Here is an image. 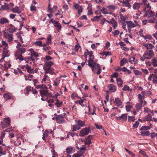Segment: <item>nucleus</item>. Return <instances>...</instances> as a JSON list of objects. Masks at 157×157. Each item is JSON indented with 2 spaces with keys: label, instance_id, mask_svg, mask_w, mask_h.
<instances>
[{
  "label": "nucleus",
  "instance_id": "obj_49",
  "mask_svg": "<svg viewBox=\"0 0 157 157\" xmlns=\"http://www.w3.org/2000/svg\"><path fill=\"white\" fill-rule=\"evenodd\" d=\"M139 153H141L144 156V157H148L146 152L142 150H140Z\"/></svg>",
  "mask_w": 157,
  "mask_h": 157
},
{
  "label": "nucleus",
  "instance_id": "obj_27",
  "mask_svg": "<svg viewBox=\"0 0 157 157\" xmlns=\"http://www.w3.org/2000/svg\"><path fill=\"white\" fill-rule=\"evenodd\" d=\"M152 79H153V80L157 79V75L154 74L150 75L149 77L148 78L147 80L149 81H151Z\"/></svg>",
  "mask_w": 157,
  "mask_h": 157
},
{
  "label": "nucleus",
  "instance_id": "obj_43",
  "mask_svg": "<svg viewBox=\"0 0 157 157\" xmlns=\"http://www.w3.org/2000/svg\"><path fill=\"white\" fill-rule=\"evenodd\" d=\"M84 100L83 99H81L80 100H77L75 101V103H78L79 104L82 106H84V104H83Z\"/></svg>",
  "mask_w": 157,
  "mask_h": 157
},
{
  "label": "nucleus",
  "instance_id": "obj_19",
  "mask_svg": "<svg viewBox=\"0 0 157 157\" xmlns=\"http://www.w3.org/2000/svg\"><path fill=\"white\" fill-rule=\"evenodd\" d=\"M4 121L6 123L5 125L2 124L3 127H6L10 125V120L9 118H6L4 119Z\"/></svg>",
  "mask_w": 157,
  "mask_h": 157
},
{
  "label": "nucleus",
  "instance_id": "obj_62",
  "mask_svg": "<svg viewBox=\"0 0 157 157\" xmlns=\"http://www.w3.org/2000/svg\"><path fill=\"white\" fill-rule=\"evenodd\" d=\"M79 19L81 20H82L83 19H85L86 20H87V18L86 16L85 15H83V16H81L79 17Z\"/></svg>",
  "mask_w": 157,
  "mask_h": 157
},
{
  "label": "nucleus",
  "instance_id": "obj_48",
  "mask_svg": "<svg viewBox=\"0 0 157 157\" xmlns=\"http://www.w3.org/2000/svg\"><path fill=\"white\" fill-rule=\"evenodd\" d=\"M36 7L32 4L30 6V10L31 11H36Z\"/></svg>",
  "mask_w": 157,
  "mask_h": 157
},
{
  "label": "nucleus",
  "instance_id": "obj_3",
  "mask_svg": "<svg viewBox=\"0 0 157 157\" xmlns=\"http://www.w3.org/2000/svg\"><path fill=\"white\" fill-rule=\"evenodd\" d=\"M76 125H73V132L75 131L79 130L81 128V127H83L85 125V123L84 121L80 120H78L76 122Z\"/></svg>",
  "mask_w": 157,
  "mask_h": 157
},
{
  "label": "nucleus",
  "instance_id": "obj_42",
  "mask_svg": "<svg viewBox=\"0 0 157 157\" xmlns=\"http://www.w3.org/2000/svg\"><path fill=\"white\" fill-rule=\"evenodd\" d=\"M31 58H36L38 56V53L36 52H32L31 53Z\"/></svg>",
  "mask_w": 157,
  "mask_h": 157
},
{
  "label": "nucleus",
  "instance_id": "obj_55",
  "mask_svg": "<svg viewBox=\"0 0 157 157\" xmlns=\"http://www.w3.org/2000/svg\"><path fill=\"white\" fill-rule=\"evenodd\" d=\"M43 49L44 50L47 52L48 50H49L51 49V48L49 46H45L43 47Z\"/></svg>",
  "mask_w": 157,
  "mask_h": 157
},
{
  "label": "nucleus",
  "instance_id": "obj_11",
  "mask_svg": "<svg viewBox=\"0 0 157 157\" xmlns=\"http://www.w3.org/2000/svg\"><path fill=\"white\" fill-rule=\"evenodd\" d=\"M129 1H130L129 0H123L122 1H120V2L122 3V5L123 7H128V8H131V6L129 2Z\"/></svg>",
  "mask_w": 157,
  "mask_h": 157
},
{
  "label": "nucleus",
  "instance_id": "obj_53",
  "mask_svg": "<svg viewBox=\"0 0 157 157\" xmlns=\"http://www.w3.org/2000/svg\"><path fill=\"white\" fill-rule=\"evenodd\" d=\"M101 16H96L94 17L91 20L93 21H98L99 20L100 17Z\"/></svg>",
  "mask_w": 157,
  "mask_h": 157
},
{
  "label": "nucleus",
  "instance_id": "obj_4",
  "mask_svg": "<svg viewBox=\"0 0 157 157\" xmlns=\"http://www.w3.org/2000/svg\"><path fill=\"white\" fill-rule=\"evenodd\" d=\"M94 57H89V59L88 61V65L91 68L92 71L94 72H95V70H94L95 67L96 65V64H98L94 62Z\"/></svg>",
  "mask_w": 157,
  "mask_h": 157
},
{
  "label": "nucleus",
  "instance_id": "obj_44",
  "mask_svg": "<svg viewBox=\"0 0 157 157\" xmlns=\"http://www.w3.org/2000/svg\"><path fill=\"white\" fill-rule=\"evenodd\" d=\"M135 116H129L128 118V122L134 121H135Z\"/></svg>",
  "mask_w": 157,
  "mask_h": 157
},
{
  "label": "nucleus",
  "instance_id": "obj_56",
  "mask_svg": "<svg viewBox=\"0 0 157 157\" xmlns=\"http://www.w3.org/2000/svg\"><path fill=\"white\" fill-rule=\"evenodd\" d=\"M129 89L130 88L129 86L127 85L124 86L122 89V90L124 91L127 90H129Z\"/></svg>",
  "mask_w": 157,
  "mask_h": 157
},
{
  "label": "nucleus",
  "instance_id": "obj_9",
  "mask_svg": "<svg viewBox=\"0 0 157 157\" xmlns=\"http://www.w3.org/2000/svg\"><path fill=\"white\" fill-rule=\"evenodd\" d=\"M65 115L62 114L58 115L56 117L57 122L58 123H63L65 122Z\"/></svg>",
  "mask_w": 157,
  "mask_h": 157
},
{
  "label": "nucleus",
  "instance_id": "obj_33",
  "mask_svg": "<svg viewBox=\"0 0 157 157\" xmlns=\"http://www.w3.org/2000/svg\"><path fill=\"white\" fill-rule=\"evenodd\" d=\"M95 69H97L98 71L96 72H95V73H96L98 75H99L101 73V68H100L99 64H96L95 67Z\"/></svg>",
  "mask_w": 157,
  "mask_h": 157
},
{
  "label": "nucleus",
  "instance_id": "obj_5",
  "mask_svg": "<svg viewBox=\"0 0 157 157\" xmlns=\"http://www.w3.org/2000/svg\"><path fill=\"white\" fill-rule=\"evenodd\" d=\"M91 130L90 127L83 128L80 131L79 136H84L88 135L90 132Z\"/></svg>",
  "mask_w": 157,
  "mask_h": 157
},
{
  "label": "nucleus",
  "instance_id": "obj_52",
  "mask_svg": "<svg viewBox=\"0 0 157 157\" xmlns=\"http://www.w3.org/2000/svg\"><path fill=\"white\" fill-rule=\"evenodd\" d=\"M85 143L86 144L90 145L91 143V142L89 139L86 138Z\"/></svg>",
  "mask_w": 157,
  "mask_h": 157
},
{
  "label": "nucleus",
  "instance_id": "obj_31",
  "mask_svg": "<svg viewBox=\"0 0 157 157\" xmlns=\"http://www.w3.org/2000/svg\"><path fill=\"white\" fill-rule=\"evenodd\" d=\"M26 69L27 71L29 73H33V74L34 73L33 69H32L31 66H29L28 64H26Z\"/></svg>",
  "mask_w": 157,
  "mask_h": 157
},
{
  "label": "nucleus",
  "instance_id": "obj_45",
  "mask_svg": "<svg viewBox=\"0 0 157 157\" xmlns=\"http://www.w3.org/2000/svg\"><path fill=\"white\" fill-rule=\"evenodd\" d=\"M157 20H156L155 18L154 17H153L152 18H151L150 19H149L148 21V22L150 23H154Z\"/></svg>",
  "mask_w": 157,
  "mask_h": 157
},
{
  "label": "nucleus",
  "instance_id": "obj_50",
  "mask_svg": "<svg viewBox=\"0 0 157 157\" xmlns=\"http://www.w3.org/2000/svg\"><path fill=\"white\" fill-rule=\"evenodd\" d=\"M140 123L138 121H136L133 124V127L134 128H136L138 127Z\"/></svg>",
  "mask_w": 157,
  "mask_h": 157
},
{
  "label": "nucleus",
  "instance_id": "obj_20",
  "mask_svg": "<svg viewBox=\"0 0 157 157\" xmlns=\"http://www.w3.org/2000/svg\"><path fill=\"white\" fill-rule=\"evenodd\" d=\"M11 11L13 13H17L18 14L21 12V10L20 8L17 6H16L14 8L11 9Z\"/></svg>",
  "mask_w": 157,
  "mask_h": 157
},
{
  "label": "nucleus",
  "instance_id": "obj_35",
  "mask_svg": "<svg viewBox=\"0 0 157 157\" xmlns=\"http://www.w3.org/2000/svg\"><path fill=\"white\" fill-rule=\"evenodd\" d=\"M117 84L120 87H121L123 86V81L120 78H118L117 79Z\"/></svg>",
  "mask_w": 157,
  "mask_h": 157
},
{
  "label": "nucleus",
  "instance_id": "obj_17",
  "mask_svg": "<svg viewBox=\"0 0 157 157\" xmlns=\"http://www.w3.org/2000/svg\"><path fill=\"white\" fill-rule=\"evenodd\" d=\"M32 88L30 86H28L24 89V93L26 95H28L29 94V92L32 91Z\"/></svg>",
  "mask_w": 157,
  "mask_h": 157
},
{
  "label": "nucleus",
  "instance_id": "obj_10",
  "mask_svg": "<svg viewBox=\"0 0 157 157\" xmlns=\"http://www.w3.org/2000/svg\"><path fill=\"white\" fill-rule=\"evenodd\" d=\"M106 21L109 23L110 24H112V26L113 27V29H116V27L117 26V23L115 20L113 18H112L110 20V21H108L106 20Z\"/></svg>",
  "mask_w": 157,
  "mask_h": 157
},
{
  "label": "nucleus",
  "instance_id": "obj_16",
  "mask_svg": "<svg viewBox=\"0 0 157 157\" xmlns=\"http://www.w3.org/2000/svg\"><path fill=\"white\" fill-rule=\"evenodd\" d=\"M74 6L75 8L78 10V14H81L82 12L83 9L81 6L78 4H75Z\"/></svg>",
  "mask_w": 157,
  "mask_h": 157
},
{
  "label": "nucleus",
  "instance_id": "obj_40",
  "mask_svg": "<svg viewBox=\"0 0 157 157\" xmlns=\"http://www.w3.org/2000/svg\"><path fill=\"white\" fill-rule=\"evenodd\" d=\"M142 104L139 103H137L135 105L136 109L139 111L142 109Z\"/></svg>",
  "mask_w": 157,
  "mask_h": 157
},
{
  "label": "nucleus",
  "instance_id": "obj_36",
  "mask_svg": "<svg viewBox=\"0 0 157 157\" xmlns=\"http://www.w3.org/2000/svg\"><path fill=\"white\" fill-rule=\"evenodd\" d=\"M151 63L153 66L156 67L157 66V59L154 57L151 60Z\"/></svg>",
  "mask_w": 157,
  "mask_h": 157
},
{
  "label": "nucleus",
  "instance_id": "obj_12",
  "mask_svg": "<svg viewBox=\"0 0 157 157\" xmlns=\"http://www.w3.org/2000/svg\"><path fill=\"white\" fill-rule=\"evenodd\" d=\"M45 73V74L49 73L51 75H53L54 73V69L53 68H44Z\"/></svg>",
  "mask_w": 157,
  "mask_h": 157
},
{
  "label": "nucleus",
  "instance_id": "obj_59",
  "mask_svg": "<svg viewBox=\"0 0 157 157\" xmlns=\"http://www.w3.org/2000/svg\"><path fill=\"white\" fill-rule=\"evenodd\" d=\"M87 54L90 57H94V56L92 55V51H89L87 50Z\"/></svg>",
  "mask_w": 157,
  "mask_h": 157
},
{
  "label": "nucleus",
  "instance_id": "obj_13",
  "mask_svg": "<svg viewBox=\"0 0 157 157\" xmlns=\"http://www.w3.org/2000/svg\"><path fill=\"white\" fill-rule=\"evenodd\" d=\"M127 115L126 114H123L121 116L119 117H116V119L117 121H120L121 119L123 121H126L127 119Z\"/></svg>",
  "mask_w": 157,
  "mask_h": 157
},
{
  "label": "nucleus",
  "instance_id": "obj_46",
  "mask_svg": "<svg viewBox=\"0 0 157 157\" xmlns=\"http://www.w3.org/2000/svg\"><path fill=\"white\" fill-rule=\"evenodd\" d=\"M34 43L35 45L38 46H42V42L41 40L35 42Z\"/></svg>",
  "mask_w": 157,
  "mask_h": 157
},
{
  "label": "nucleus",
  "instance_id": "obj_7",
  "mask_svg": "<svg viewBox=\"0 0 157 157\" xmlns=\"http://www.w3.org/2000/svg\"><path fill=\"white\" fill-rule=\"evenodd\" d=\"M10 147H8L5 146V144H3V146H0V156L6 154V151H9Z\"/></svg>",
  "mask_w": 157,
  "mask_h": 157
},
{
  "label": "nucleus",
  "instance_id": "obj_14",
  "mask_svg": "<svg viewBox=\"0 0 157 157\" xmlns=\"http://www.w3.org/2000/svg\"><path fill=\"white\" fill-rule=\"evenodd\" d=\"M9 22V20L6 18L2 17L0 18V25H4L6 23H8Z\"/></svg>",
  "mask_w": 157,
  "mask_h": 157
},
{
  "label": "nucleus",
  "instance_id": "obj_64",
  "mask_svg": "<svg viewBox=\"0 0 157 157\" xmlns=\"http://www.w3.org/2000/svg\"><path fill=\"white\" fill-rule=\"evenodd\" d=\"M52 59V58L50 56H46L44 58L45 60L47 61H48L50 60H51Z\"/></svg>",
  "mask_w": 157,
  "mask_h": 157
},
{
  "label": "nucleus",
  "instance_id": "obj_18",
  "mask_svg": "<svg viewBox=\"0 0 157 157\" xmlns=\"http://www.w3.org/2000/svg\"><path fill=\"white\" fill-rule=\"evenodd\" d=\"M74 147H67L66 150L67 152L68 153L67 155V157H71V155H69V154H72L74 152Z\"/></svg>",
  "mask_w": 157,
  "mask_h": 157
},
{
  "label": "nucleus",
  "instance_id": "obj_30",
  "mask_svg": "<svg viewBox=\"0 0 157 157\" xmlns=\"http://www.w3.org/2000/svg\"><path fill=\"white\" fill-rule=\"evenodd\" d=\"M4 10H9L8 4L6 3H4V5H2L0 8V11H3Z\"/></svg>",
  "mask_w": 157,
  "mask_h": 157
},
{
  "label": "nucleus",
  "instance_id": "obj_58",
  "mask_svg": "<svg viewBox=\"0 0 157 157\" xmlns=\"http://www.w3.org/2000/svg\"><path fill=\"white\" fill-rule=\"evenodd\" d=\"M8 7L9 8V10H11L13 7L14 6V4L12 3H10L9 4H8Z\"/></svg>",
  "mask_w": 157,
  "mask_h": 157
},
{
  "label": "nucleus",
  "instance_id": "obj_37",
  "mask_svg": "<svg viewBox=\"0 0 157 157\" xmlns=\"http://www.w3.org/2000/svg\"><path fill=\"white\" fill-rule=\"evenodd\" d=\"M54 26L57 28L58 30H61V25L58 22L56 21L54 24Z\"/></svg>",
  "mask_w": 157,
  "mask_h": 157
},
{
  "label": "nucleus",
  "instance_id": "obj_47",
  "mask_svg": "<svg viewBox=\"0 0 157 157\" xmlns=\"http://www.w3.org/2000/svg\"><path fill=\"white\" fill-rule=\"evenodd\" d=\"M133 72L134 74L136 75H140L142 74V72L140 71L135 70H133Z\"/></svg>",
  "mask_w": 157,
  "mask_h": 157
},
{
  "label": "nucleus",
  "instance_id": "obj_34",
  "mask_svg": "<svg viewBox=\"0 0 157 157\" xmlns=\"http://www.w3.org/2000/svg\"><path fill=\"white\" fill-rule=\"evenodd\" d=\"M121 66H123L126 63H128V60L126 58H123L120 61Z\"/></svg>",
  "mask_w": 157,
  "mask_h": 157
},
{
  "label": "nucleus",
  "instance_id": "obj_32",
  "mask_svg": "<svg viewBox=\"0 0 157 157\" xmlns=\"http://www.w3.org/2000/svg\"><path fill=\"white\" fill-rule=\"evenodd\" d=\"M152 125H150L148 126H142L140 129V130L141 131H142L145 130H147L150 129L152 128Z\"/></svg>",
  "mask_w": 157,
  "mask_h": 157
},
{
  "label": "nucleus",
  "instance_id": "obj_57",
  "mask_svg": "<svg viewBox=\"0 0 157 157\" xmlns=\"http://www.w3.org/2000/svg\"><path fill=\"white\" fill-rule=\"evenodd\" d=\"M48 77V75H46V74H45L44 76L42 79V83H44V82H45L47 79V78Z\"/></svg>",
  "mask_w": 157,
  "mask_h": 157
},
{
  "label": "nucleus",
  "instance_id": "obj_6",
  "mask_svg": "<svg viewBox=\"0 0 157 157\" xmlns=\"http://www.w3.org/2000/svg\"><path fill=\"white\" fill-rule=\"evenodd\" d=\"M145 57L147 59H151L154 55V53L153 50H149L145 51L144 54Z\"/></svg>",
  "mask_w": 157,
  "mask_h": 157
},
{
  "label": "nucleus",
  "instance_id": "obj_29",
  "mask_svg": "<svg viewBox=\"0 0 157 157\" xmlns=\"http://www.w3.org/2000/svg\"><path fill=\"white\" fill-rule=\"evenodd\" d=\"M114 102L115 103L116 105L118 107L121 105L122 104L121 101L120 100L119 98H116Z\"/></svg>",
  "mask_w": 157,
  "mask_h": 157
},
{
  "label": "nucleus",
  "instance_id": "obj_28",
  "mask_svg": "<svg viewBox=\"0 0 157 157\" xmlns=\"http://www.w3.org/2000/svg\"><path fill=\"white\" fill-rule=\"evenodd\" d=\"M145 121H152V117L151 115L149 113H148L147 115L145 116L144 118Z\"/></svg>",
  "mask_w": 157,
  "mask_h": 157
},
{
  "label": "nucleus",
  "instance_id": "obj_39",
  "mask_svg": "<svg viewBox=\"0 0 157 157\" xmlns=\"http://www.w3.org/2000/svg\"><path fill=\"white\" fill-rule=\"evenodd\" d=\"M140 3L138 2H135L133 6V8L134 10L138 9L140 8Z\"/></svg>",
  "mask_w": 157,
  "mask_h": 157
},
{
  "label": "nucleus",
  "instance_id": "obj_22",
  "mask_svg": "<svg viewBox=\"0 0 157 157\" xmlns=\"http://www.w3.org/2000/svg\"><path fill=\"white\" fill-rule=\"evenodd\" d=\"M137 60L135 59V58L134 57H131L129 58L128 61L131 63L135 65L137 63Z\"/></svg>",
  "mask_w": 157,
  "mask_h": 157
},
{
  "label": "nucleus",
  "instance_id": "obj_21",
  "mask_svg": "<svg viewBox=\"0 0 157 157\" xmlns=\"http://www.w3.org/2000/svg\"><path fill=\"white\" fill-rule=\"evenodd\" d=\"M126 23H127L128 28L130 29L132 28L137 25H136L132 21H126Z\"/></svg>",
  "mask_w": 157,
  "mask_h": 157
},
{
  "label": "nucleus",
  "instance_id": "obj_26",
  "mask_svg": "<svg viewBox=\"0 0 157 157\" xmlns=\"http://www.w3.org/2000/svg\"><path fill=\"white\" fill-rule=\"evenodd\" d=\"M55 98H57L56 101L55 103V105H56L57 107H60L63 106V102L61 101H60L57 98V97H56Z\"/></svg>",
  "mask_w": 157,
  "mask_h": 157
},
{
  "label": "nucleus",
  "instance_id": "obj_23",
  "mask_svg": "<svg viewBox=\"0 0 157 157\" xmlns=\"http://www.w3.org/2000/svg\"><path fill=\"white\" fill-rule=\"evenodd\" d=\"M54 64L51 61H49L48 62H46L45 64L43 67V69L46 68H49L51 67L52 65H53Z\"/></svg>",
  "mask_w": 157,
  "mask_h": 157
},
{
  "label": "nucleus",
  "instance_id": "obj_24",
  "mask_svg": "<svg viewBox=\"0 0 157 157\" xmlns=\"http://www.w3.org/2000/svg\"><path fill=\"white\" fill-rule=\"evenodd\" d=\"M146 14L147 15L148 17H152L155 15V13L151 10H148L146 13Z\"/></svg>",
  "mask_w": 157,
  "mask_h": 157
},
{
  "label": "nucleus",
  "instance_id": "obj_2",
  "mask_svg": "<svg viewBox=\"0 0 157 157\" xmlns=\"http://www.w3.org/2000/svg\"><path fill=\"white\" fill-rule=\"evenodd\" d=\"M17 51L15 53L16 59H18L22 61L24 59L22 54L24 53L26 51L25 48L19 43L17 44L16 46Z\"/></svg>",
  "mask_w": 157,
  "mask_h": 157
},
{
  "label": "nucleus",
  "instance_id": "obj_25",
  "mask_svg": "<svg viewBox=\"0 0 157 157\" xmlns=\"http://www.w3.org/2000/svg\"><path fill=\"white\" fill-rule=\"evenodd\" d=\"M108 88L109 90L113 92H115L116 90V86L112 84H110L108 86Z\"/></svg>",
  "mask_w": 157,
  "mask_h": 157
},
{
  "label": "nucleus",
  "instance_id": "obj_15",
  "mask_svg": "<svg viewBox=\"0 0 157 157\" xmlns=\"http://www.w3.org/2000/svg\"><path fill=\"white\" fill-rule=\"evenodd\" d=\"M8 28L9 32L11 33H13L17 29L12 24L9 25Z\"/></svg>",
  "mask_w": 157,
  "mask_h": 157
},
{
  "label": "nucleus",
  "instance_id": "obj_61",
  "mask_svg": "<svg viewBox=\"0 0 157 157\" xmlns=\"http://www.w3.org/2000/svg\"><path fill=\"white\" fill-rule=\"evenodd\" d=\"M5 131H3L2 133L1 134V136H0V139H2L4 138L6 133L5 132Z\"/></svg>",
  "mask_w": 157,
  "mask_h": 157
},
{
  "label": "nucleus",
  "instance_id": "obj_63",
  "mask_svg": "<svg viewBox=\"0 0 157 157\" xmlns=\"http://www.w3.org/2000/svg\"><path fill=\"white\" fill-rule=\"evenodd\" d=\"M144 38L145 39H148L151 40V36L149 35H146L145 36H144Z\"/></svg>",
  "mask_w": 157,
  "mask_h": 157
},
{
  "label": "nucleus",
  "instance_id": "obj_8",
  "mask_svg": "<svg viewBox=\"0 0 157 157\" xmlns=\"http://www.w3.org/2000/svg\"><path fill=\"white\" fill-rule=\"evenodd\" d=\"M4 35L5 37L8 40V41L9 42H11L13 39V35L9 32H5Z\"/></svg>",
  "mask_w": 157,
  "mask_h": 157
},
{
  "label": "nucleus",
  "instance_id": "obj_38",
  "mask_svg": "<svg viewBox=\"0 0 157 157\" xmlns=\"http://www.w3.org/2000/svg\"><path fill=\"white\" fill-rule=\"evenodd\" d=\"M150 133L149 131H142L141 132V135L143 136H148Z\"/></svg>",
  "mask_w": 157,
  "mask_h": 157
},
{
  "label": "nucleus",
  "instance_id": "obj_60",
  "mask_svg": "<svg viewBox=\"0 0 157 157\" xmlns=\"http://www.w3.org/2000/svg\"><path fill=\"white\" fill-rule=\"evenodd\" d=\"M101 11L103 12V13L104 14H107L108 13L107 10L105 8H103L101 10Z\"/></svg>",
  "mask_w": 157,
  "mask_h": 157
},
{
  "label": "nucleus",
  "instance_id": "obj_1",
  "mask_svg": "<svg viewBox=\"0 0 157 157\" xmlns=\"http://www.w3.org/2000/svg\"><path fill=\"white\" fill-rule=\"evenodd\" d=\"M36 88L37 89H40V96L42 97L41 99L43 101H45L46 100V98H44V97H47L52 98V93L49 92L48 90V88L46 85L44 84H40L37 85L36 87Z\"/></svg>",
  "mask_w": 157,
  "mask_h": 157
},
{
  "label": "nucleus",
  "instance_id": "obj_54",
  "mask_svg": "<svg viewBox=\"0 0 157 157\" xmlns=\"http://www.w3.org/2000/svg\"><path fill=\"white\" fill-rule=\"evenodd\" d=\"M114 36H116L118 35L120 33V31L118 30H116L114 32H112Z\"/></svg>",
  "mask_w": 157,
  "mask_h": 157
},
{
  "label": "nucleus",
  "instance_id": "obj_41",
  "mask_svg": "<svg viewBox=\"0 0 157 157\" xmlns=\"http://www.w3.org/2000/svg\"><path fill=\"white\" fill-rule=\"evenodd\" d=\"M3 96L4 98L6 99V101H7V100L10 99L11 98V96L8 94H4Z\"/></svg>",
  "mask_w": 157,
  "mask_h": 157
},
{
  "label": "nucleus",
  "instance_id": "obj_51",
  "mask_svg": "<svg viewBox=\"0 0 157 157\" xmlns=\"http://www.w3.org/2000/svg\"><path fill=\"white\" fill-rule=\"evenodd\" d=\"M151 112V110L149 109L147 107H145L144 109V113H148Z\"/></svg>",
  "mask_w": 157,
  "mask_h": 157
}]
</instances>
